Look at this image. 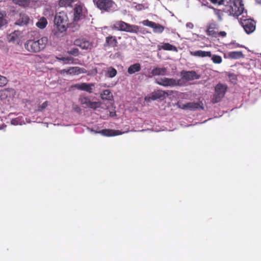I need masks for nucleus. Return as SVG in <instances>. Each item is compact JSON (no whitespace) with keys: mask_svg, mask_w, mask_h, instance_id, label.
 <instances>
[{"mask_svg":"<svg viewBox=\"0 0 261 261\" xmlns=\"http://www.w3.org/2000/svg\"><path fill=\"white\" fill-rule=\"evenodd\" d=\"M54 23L53 34L58 37L65 35L69 24L66 13L63 11L57 13L55 16Z\"/></svg>","mask_w":261,"mask_h":261,"instance_id":"1","label":"nucleus"},{"mask_svg":"<svg viewBox=\"0 0 261 261\" xmlns=\"http://www.w3.org/2000/svg\"><path fill=\"white\" fill-rule=\"evenodd\" d=\"M244 8L242 0H229L223 11L230 16H238L243 13Z\"/></svg>","mask_w":261,"mask_h":261,"instance_id":"2","label":"nucleus"},{"mask_svg":"<svg viewBox=\"0 0 261 261\" xmlns=\"http://www.w3.org/2000/svg\"><path fill=\"white\" fill-rule=\"evenodd\" d=\"M73 8V21L77 22L84 17L85 8L83 4L79 1L74 4Z\"/></svg>","mask_w":261,"mask_h":261,"instance_id":"3","label":"nucleus"},{"mask_svg":"<svg viewBox=\"0 0 261 261\" xmlns=\"http://www.w3.org/2000/svg\"><path fill=\"white\" fill-rule=\"evenodd\" d=\"M14 93V90L12 89L0 91V102H2L5 104L9 103L12 100Z\"/></svg>","mask_w":261,"mask_h":261,"instance_id":"4","label":"nucleus"},{"mask_svg":"<svg viewBox=\"0 0 261 261\" xmlns=\"http://www.w3.org/2000/svg\"><path fill=\"white\" fill-rule=\"evenodd\" d=\"M227 87L225 85L219 84L216 86L214 94L215 102L219 101L224 96Z\"/></svg>","mask_w":261,"mask_h":261,"instance_id":"5","label":"nucleus"},{"mask_svg":"<svg viewBox=\"0 0 261 261\" xmlns=\"http://www.w3.org/2000/svg\"><path fill=\"white\" fill-rule=\"evenodd\" d=\"M241 22L246 33L250 34L254 31L255 24L253 20L250 19H241Z\"/></svg>","mask_w":261,"mask_h":261,"instance_id":"6","label":"nucleus"},{"mask_svg":"<svg viewBox=\"0 0 261 261\" xmlns=\"http://www.w3.org/2000/svg\"><path fill=\"white\" fill-rule=\"evenodd\" d=\"M115 3L112 0H97L96 5L98 8L105 11H108L113 7Z\"/></svg>","mask_w":261,"mask_h":261,"instance_id":"7","label":"nucleus"},{"mask_svg":"<svg viewBox=\"0 0 261 261\" xmlns=\"http://www.w3.org/2000/svg\"><path fill=\"white\" fill-rule=\"evenodd\" d=\"M74 44L80 47L82 49H91L93 46L91 42L84 38L77 39L74 41Z\"/></svg>","mask_w":261,"mask_h":261,"instance_id":"8","label":"nucleus"},{"mask_svg":"<svg viewBox=\"0 0 261 261\" xmlns=\"http://www.w3.org/2000/svg\"><path fill=\"white\" fill-rule=\"evenodd\" d=\"M91 131L95 133H98L101 134L103 136L106 137H113L118 136L123 134L124 132H121L118 130H114L110 129H102L100 131H95L93 129H91Z\"/></svg>","mask_w":261,"mask_h":261,"instance_id":"9","label":"nucleus"},{"mask_svg":"<svg viewBox=\"0 0 261 261\" xmlns=\"http://www.w3.org/2000/svg\"><path fill=\"white\" fill-rule=\"evenodd\" d=\"M156 82L158 84L165 87L174 86L178 85V83L176 80L166 77L156 79Z\"/></svg>","mask_w":261,"mask_h":261,"instance_id":"10","label":"nucleus"},{"mask_svg":"<svg viewBox=\"0 0 261 261\" xmlns=\"http://www.w3.org/2000/svg\"><path fill=\"white\" fill-rule=\"evenodd\" d=\"M22 38V33L19 31H15L7 36V39L9 42H16L19 43L21 39Z\"/></svg>","mask_w":261,"mask_h":261,"instance_id":"11","label":"nucleus"},{"mask_svg":"<svg viewBox=\"0 0 261 261\" xmlns=\"http://www.w3.org/2000/svg\"><path fill=\"white\" fill-rule=\"evenodd\" d=\"M25 48L30 52L37 53L40 51L36 41H28L25 44Z\"/></svg>","mask_w":261,"mask_h":261,"instance_id":"12","label":"nucleus"},{"mask_svg":"<svg viewBox=\"0 0 261 261\" xmlns=\"http://www.w3.org/2000/svg\"><path fill=\"white\" fill-rule=\"evenodd\" d=\"M74 87L81 90L85 91L86 92H88L89 93H91L94 87V84L91 83V84H88V83H80L77 84L73 86Z\"/></svg>","mask_w":261,"mask_h":261,"instance_id":"13","label":"nucleus"},{"mask_svg":"<svg viewBox=\"0 0 261 261\" xmlns=\"http://www.w3.org/2000/svg\"><path fill=\"white\" fill-rule=\"evenodd\" d=\"M167 93L163 91H158L154 93H152L149 96L146 97L145 100L149 102L150 100H155L158 98H160L161 96L165 97Z\"/></svg>","mask_w":261,"mask_h":261,"instance_id":"14","label":"nucleus"},{"mask_svg":"<svg viewBox=\"0 0 261 261\" xmlns=\"http://www.w3.org/2000/svg\"><path fill=\"white\" fill-rule=\"evenodd\" d=\"M244 57L243 53L240 51H229L224 55L225 58L231 59H239Z\"/></svg>","mask_w":261,"mask_h":261,"instance_id":"15","label":"nucleus"},{"mask_svg":"<svg viewBox=\"0 0 261 261\" xmlns=\"http://www.w3.org/2000/svg\"><path fill=\"white\" fill-rule=\"evenodd\" d=\"M181 75L182 79L187 81L194 80L198 78L196 73L194 71L182 72Z\"/></svg>","mask_w":261,"mask_h":261,"instance_id":"16","label":"nucleus"},{"mask_svg":"<svg viewBox=\"0 0 261 261\" xmlns=\"http://www.w3.org/2000/svg\"><path fill=\"white\" fill-rule=\"evenodd\" d=\"M128 23L122 21H116L112 26L113 29L126 32Z\"/></svg>","mask_w":261,"mask_h":261,"instance_id":"17","label":"nucleus"},{"mask_svg":"<svg viewBox=\"0 0 261 261\" xmlns=\"http://www.w3.org/2000/svg\"><path fill=\"white\" fill-rule=\"evenodd\" d=\"M177 105L179 108L186 110H194L198 108L199 106V104L195 102H189L186 105L178 102Z\"/></svg>","mask_w":261,"mask_h":261,"instance_id":"18","label":"nucleus"},{"mask_svg":"<svg viewBox=\"0 0 261 261\" xmlns=\"http://www.w3.org/2000/svg\"><path fill=\"white\" fill-rule=\"evenodd\" d=\"M190 54L192 56L199 57H210L212 56L211 51H206L201 50H199L195 51H190Z\"/></svg>","mask_w":261,"mask_h":261,"instance_id":"19","label":"nucleus"},{"mask_svg":"<svg viewBox=\"0 0 261 261\" xmlns=\"http://www.w3.org/2000/svg\"><path fill=\"white\" fill-rule=\"evenodd\" d=\"M78 0H59V5L61 7H73Z\"/></svg>","mask_w":261,"mask_h":261,"instance_id":"20","label":"nucleus"},{"mask_svg":"<svg viewBox=\"0 0 261 261\" xmlns=\"http://www.w3.org/2000/svg\"><path fill=\"white\" fill-rule=\"evenodd\" d=\"M29 21L30 18L28 15L25 14H20L17 24L19 25H25L29 23Z\"/></svg>","mask_w":261,"mask_h":261,"instance_id":"21","label":"nucleus"},{"mask_svg":"<svg viewBox=\"0 0 261 261\" xmlns=\"http://www.w3.org/2000/svg\"><path fill=\"white\" fill-rule=\"evenodd\" d=\"M158 48L159 50L163 49L164 50H171V51H174L176 52L177 51V48L175 46L171 45L168 43H164L162 45H159L158 46Z\"/></svg>","mask_w":261,"mask_h":261,"instance_id":"22","label":"nucleus"},{"mask_svg":"<svg viewBox=\"0 0 261 261\" xmlns=\"http://www.w3.org/2000/svg\"><path fill=\"white\" fill-rule=\"evenodd\" d=\"M141 70V65L139 63H135L133 65H130L128 69L127 72L129 74H132L137 72Z\"/></svg>","mask_w":261,"mask_h":261,"instance_id":"23","label":"nucleus"},{"mask_svg":"<svg viewBox=\"0 0 261 261\" xmlns=\"http://www.w3.org/2000/svg\"><path fill=\"white\" fill-rule=\"evenodd\" d=\"M167 70L165 68H155L152 69L151 74L152 75H165L166 74Z\"/></svg>","mask_w":261,"mask_h":261,"instance_id":"24","label":"nucleus"},{"mask_svg":"<svg viewBox=\"0 0 261 261\" xmlns=\"http://www.w3.org/2000/svg\"><path fill=\"white\" fill-rule=\"evenodd\" d=\"M48 23L47 20L44 17H40L36 22V25L37 28L40 29H44Z\"/></svg>","mask_w":261,"mask_h":261,"instance_id":"25","label":"nucleus"},{"mask_svg":"<svg viewBox=\"0 0 261 261\" xmlns=\"http://www.w3.org/2000/svg\"><path fill=\"white\" fill-rule=\"evenodd\" d=\"M13 2L20 6L27 7H29L33 0H12Z\"/></svg>","mask_w":261,"mask_h":261,"instance_id":"26","label":"nucleus"},{"mask_svg":"<svg viewBox=\"0 0 261 261\" xmlns=\"http://www.w3.org/2000/svg\"><path fill=\"white\" fill-rule=\"evenodd\" d=\"M39 50L43 49L45 47L48 42V39L46 37H42L41 39L36 41Z\"/></svg>","mask_w":261,"mask_h":261,"instance_id":"27","label":"nucleus"},{"mask_svg":"<svg viewBox=\"0 0 261 261\" xmlns=\"http://www.w3.org/2000/svg\"><path fill=\"white\" fill-rule=\"evenodd\" d=\"M216 26L215 24H211L207 27L206 33L208 35L215 37H217V33L214 30L216 28Z\"/></svg>","mask_w":261,"mask_h":261,"instance_id":"28","label":"nucleus"},{"mask_svg":"<svg viewBox=\"0 0 261 261\" xmlns=\"http://www.w3.org/2000/svg\"><path fill=\"white\" fill-rule=\"evenodd\" d=\"M69 74H79L81 73H84L83 69H81L78 67H72L67 69Z\"/></svg>","mask_w":261,"mask_h":261,"instance_id":"29","label":"nucleus"},{"mask_svg":"<svg viewBox=\"0 0 261 261\" xmlns=\"http://www.w3.org/2000/svg\"><path fill=\"white\" fill-rule=\"evenodd\" d=\"M153 31L155 33H162L164 30V27L159 23H154L152 27Z\"/></svg>","mask_w":261,"mask_h":261,"instance_id":"30","label":"nucleus"},{"mask_svg":"<svg viewBox=\"0 0 261 261\" xmlns=\"http://www.w3.org/2000/svg\"><path fill=\"white\" fill-rule=\"evenodd\" d=\"M139 31V27L136 25H130L128 24L126 32L137 33Z\"/></svg>","mask_w":261,"mask_h":261,"instance_id":"31","label":"nucleus"},{"mask_svg":"<svg viewBox=\"0 0 261 261\" xmlns=\"http://www.w3.org/2000/svg\"><path fill=\"white\" fill-rule=\"evenodd\" d=\"M106 42L109 45L116 46L117 41L115 37L112 36L106 38Z\"/></svg>","mask_w":261,"mask_h":261,"instance_id":"32","label":"nucleus"},{"mask_svg":"<svg viewBox=\"0 0 261 261\" xmlns=\"http://www.w3.org/2000/svg\"><path fill=\"white\" fill-rule=\"evenodd\" d=\"M117 73V70L115 68L109 67L108 68L107 71V75L109 77L113 78L116 76Z\"/></svg>","mask_w":261,"mask_h":261,"instance_id":"33","label":"nucleus"},{"mask_svg":"<svg viewBox=\"0 0 261 261\" xmlns=\"http://www.w3.org/2000/svg\"><path fill=\"white\" fill-rule=\"evenodd\" d=\"M149 4L147 2L144 3L143 4H137L135 8L136 10L139 11H141L143 10H145L148 8L149 7Z\"/></svg>","mask_w":261,"mask_h":261,"instance_id":"34","label":"nucleus"},{"mask_svg":"<svg viewBox=\"0 0 261 261\" xmlns=\"http://www.w3.org/2000/svg\"><path fill=\"white\" fill-rule=\"evenodd\" d=\"M111 92L109 90H106L101 94V98L102 99H110L112 97Z\"/></svg>","mask_w":261,"mask_h":261,"instance_id":"35","label":"nucleus"},{"mask_svg":"<svg viewBox=\"0 0 261 261\" xmlns=\"http://www.w3.org/2000/svg\"><path fill=\"white\" fill-rule=\"evenodd\" d=\"M226 47L228 49H232L237 48L239 47H243V46L235 42H231L226 44Z\"/></svg>","mask_w":261,"mask_h":261,"instance_id":"36","label":"nucleus"},{"mask_svg":"<svg viewBox=\"0 0 261 261\" xmlns=\"http://www.w3.org/2000/svg\"><path fill=\"white\" fill-rule=\"evenodd\" d=\"M212 60L215 64H220L222 62V59L221 57L216 55L212 56Z\"/></svg>","mask_w":261,"mask_h":261,"instance_id":"37","label":"nucleus"},{"mask_svg":"<svg viewBox=\"0 0 261 261\" xmlns=\"http://www.w3.org/2000/svg\"><path fill=\"white\" fill-rule=\"evenodd\" d=\"M80 101H81V103L82 105H84L85 107L89 108V106H90V105L91 103V101L88 98L86 97H82L80 99Z\"/></svg>","mask_w":261,"mask_h":261,"instance_id":"38","label":"nucleus"},{"mask_svg":"<svg viewBox=\"0 0 261 261\" xmlns=\"http://www.w3.org/2000/svg\"><path fill=\"white\" fill-rule=\"evenodd\" d=\"M101 106L100 102H92L91 101L89 108L95 109L97 108L100 107Z\"/></svg>","mask_w":261,"mask_h":261,"instance_id":"39","label":"nucleus"},{"mask_svg":"<svg viewBox=\"0 0 261 261\" xmlns=\"http://www.w3.org/2000/svg\"><path fill=\"white\" fill-rule=\"evenodd\" d=\"M154 23V22L149 21L148 20H144L141 22V23H142L144 25L147 26L150 28L152 27Z\"/></svg>","mask_w":261,"mask_h":261,"instance_id":"40","label":"nucleus"},{"mask_svg":"<svg viewBox=\"0 0 261 261\" xmlns=\"http://www.w3.org/2000/svg\"><path fill=\"white\" fill-rule=\"evenodd\" d=\"M215 13L216 15L217 16L218 19L220 21H222L223 20V13L222 11L220 10H215Z\"/></svg>","mask_w":261,"mask_h":261,"instance_id":"41","label":"nucleus"},{"mask_svg":"<svg viewBox=\"0 0 261 261\" xmlns=\"http://www.w3.org/2000/svg\"><path fill=\"white\" fill-rule=\"evenodd\" d=\"M8 83L7 78L0 75V86L6 85Z\"/></svg>","mask_w":261,"mask_h":261,"instance_id":"42","label":"nucleus"},{"mask_svg":"<svg viewBox=\"0 0 261 261\" xmlns=\"http://www.w3.org/2000/svg\"><path fill=\"white\" fill-rule=\"evenodd\" d=\"M211 2L214 4V5H217L218 6L223 5L224 3L226 0H210Z\"/></svg>","mask_w":261,"mask_h":261,"instance_id":"43","label":"nucleus"},{"mask_svg":"<svg viewBox=\"0 0 261 261\" xmlns=\"http://www.w3.org/2000/svg\"><path fill=\"white\" fill-rule=\"evenodd\" d=\"M48 104H47V101H45L44 102L42 105H41L39 108H38V111H42L44 109H45L46 107L47 106Z\"/></svg>","mask_w":261,"mask_h":261,"instance_id":"44","label":"nucleus"},{"mask_svg":"<svg viewBox=\"0 0 261 261\" xmlns=\"http://www.w3.org/2000/svg\"><path fill=\"white\" fill-rule=\"evenodd\" d=\"M186 27L187 29H192L194 28V24L192 23H191V22H188L186 24Z\"/></svg>","mask_w":261,"mask_h":261,"instance_id":"45","label":"nucleus"},{"mask_svg":"<svg viewBox=\"0 0 261 261\" xmlns=\"http://www.w3.org/2000/svg\"><path fill=\"white\" fill-rule=\"evenodd\" d=\"M11 124H13V125H22L23 124H24V123H18L17 122V120L16 119H14V120H12V121H11Z\"/></svg>","mask_w":261,"mask_h":261,"instance_id":"46","label":"nucleus"},{"mask_svg":"<svg viewBox=\"0 0 261 261\" xmlns=\"http://www.w3.org/2000/svg\"><path fill=\"white\" fill-rule=\"evenodd\" d=\"M226 33L224 31H221L217 33V36L225 37Z\"/></svg>","mask_w":261,"mask_h":261,"instance_id":"47","label":"nucleus"},{"mask_svg":"<svg viewBox=\"0 0 261 261\" xmlns=\"http://www.w3.org/2000/svg\"><path fill=\"white\" fill-rule=\"evenodd\" d=\"M230 81L232 83H236V76L234 74H232L230 75Z\"/></svg>","mask_w":261,"mask_h":261,"instance_id":"48","label":"nucleus"},{"mask_svg":"<svg viewBox=\"0 0 261 261\" xmlns=\"http://www.w3.org/2000/svg\"><path fill=\"white\" fill-rule=\"evenodd\" d=\"M59 72L62 74H69L68 72L67 71V69L60 70L59 71Z\"/></svg>","mask_w":261,"mask_h":261,"instance_id":"49","label":"nucleus"},{"mask_svg":"<svg viewBox=\"0 0 261 261\" xmlns=\"http://www.w3.org/2000/svg\"><path fill=\"white\" fill-rule=\"evenodd\" d=\"M128 3H136L137 1H145V0H126Z\"/></svg>","mask_w":261,"mask_h":261,"instance_id":"50","label":"nucleus"},{"mask_svg":"<svg viewBox=\"0 0 261 261\" xmlns=\"http://www.w3.org/2000/svg\"><path fill=\"white\" fill-rule=\"evenodd\" d=\"M6 23V20H0V28Z\"/></svg>","mask_w":261,"mask_h":261,"instance_id":"51","label":"nucleus"},{"mask_svg":"<svg viewBox=\"0 0 261 261\" xmlns=\"http://www.w3.org/2000/svg\"><path fill=\"white\" fill-rule=\"evenodd\" d=\"M59 60H62V61H69L70 60V59H68V58H62V59H60V58H58Z\"/></svg>","mask_w":261,"mask_h":261,"instance_id":"52","label":"nucleus"},{"mask_svg":"<svg viewBox=\"0 0 261 261\" xmlns=\"http://www.w3.org/2000/svg\"><path fill=\"white\" fill-rule=\"evenodd\" d=\"M4 16V14L3 13L0 12V20H3L2 18Z\"/></svg>","mask_w":261,"mask_h":261,"instance_id":"53","label":"nucleus"},{"mask_svg":"<svg viewBox=\"0 0 261 261\" xmlns=\"http://www.w3.org/2000/svg\"><path fill=\"white\" fill-rule=\"evenodd\" d=\"M110 115L111 117H113V116H115L116 115L115 112H110Z\"/></svg>","mask_w":261,"mask_h":261,"instance_id":"54","label":"nucleus"},{"mask_svg":"<svg viewBox=\"0 0 261 261\" xmlns=\"http://www.w3.org/2000/svg\"><path fill=\"white\" fill-rule=\"evenodd\" d=\"M256 1L258 4H261V0H256Z\"/></svg>","mask_w":261,"mask_h":261,"instance_id":"55","label":"nucleus"},{"mask_svg":"<svg viewBox=\"0 0 261 261\" xmlns=\"http://www.w3.org/2000/svg\"><path fill=\"white\" fill-rule=\"evenodd\" d=\"M3 128L2 127H0V129H2Z\"/></svg>","mask_w":261,"mask_h":261,"instance_id":"56","label":"nucleus"}]
</instances>
